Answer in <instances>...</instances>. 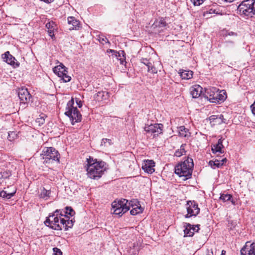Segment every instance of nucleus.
Masks as SVG:
<instances>
[{
  "mask_svg": "<svg viewBox=\"0 0 255 255\" xmlns=\"http://www.w3.org/2000/svg\"><path fill=\"white\" fill-rule=\"evenodd\" d=\"M147 68H148V71L151 72V73H156L157 72V69H156V68L153 66L152 64V63H151V66H147Z\"/></svg>",
  "mask_w": 255,
  "mask_h": 255,
  "instance_id": "38",
  "label": "nucleus"
},
{
  "mask_svg": "<svg viewBox=\"0 0 255 255\" xmlns=\"http://www.w3.org/2000/svg\"><path fill=\"white\" fill-rule=\"evenodd\" d=\"M87 163L85 166L87 176L91 179L98 180L102 177L106 170V163L103 161L94 159L91 156L87 159Z\"/></svg>",
  "mask_w": 255,
  "mask_h": 255,
  "instance_id": "1",
  "label": "nucleus"
},
{
  "mask_svg": "<svg viewBox=\"0 0 255 255\" xmlns=\"http://www.w3.org/2000/svg\"><path fill=\"white\" fill-rule=\"evenodd\" d=\"M53 71L59 77L61 78L63 82L70 81L71 78L67 75V69L63 64L60 63L59 65L55 67L53 69Z\"/></svg>",
  "mask_w": 255,
  "mask_h": 255,
  "instance_id": "8",
  "label": "nucleus"
},
{
  "mask_svg": "<svg viewBox=\"0 0 255 255\" xmlns=\"http://www.w3.org/2000/svg\"><path fill=\"white\" fill-rule=\"evenodd\" d=\"M227 98V95L224 90H222L219 92V89L216 90V93L214 99L212 101V103H219L220 102H223Z\"/></svg>",
  "mask_w": 255,
  "mask_h": 255,
  "instance_id": "20",
  "label": "nucleus"
},
{
  "mask_svg": "<svg viewBox=\"0 0 255 255\" xmlns=\"http://www.w3.org/2000/svg\"><path fill=\"white\" fill-rule=\"evenodd\" d=\"M224 44L225 48L229 50H233L235 47L234 42L232 41H226Z\"/></svg>",
  "mask_w": 255,
  "mask_h": 255,
  "instance_id": "30",
  "label": "nucleus"
},
{
  "mask_svg": "<svg viewBox=\"0 0 255 255\" xmlns=\"http://www.w3.org/2000/svg\"><path fill=\"white\" fill-rule=\"evenodd\" d=\"M53 251L54 252V255H62V252L57 248H53Z\"/></svg>",
  "mask_w": 255,
  "mask_h": 255,
  "instance_id": "44",
  "label": "nucleus"
},
{
  "mask_svg": "<svg viewBox=\"0 0 255 255\" xmlns=\"http://www.w3.org/2000/svg\"><path fill=\"white\" fill-rule=\"evenodd\" d=\"M147 68H148V71L151 72V73H156L157 72V69H156V68L153 66L152 64V63H151V66H147Z\"/></svg>",
  "mask_w": 255,
  "mask_h": 255,
  "instance_id": "39",
  "label": "nucleus"
},
{
  "mask_svg": "<svg viewBox=\"0 0 255 255\" xmlns=\"http://www.w3.org/2000/svg\"><path fill=\"white\" fill-rule=\"evenodd\" d=\"M251 109L252 113L255 115V100L254 103L251 106Z\"/></svg>",
  "mask_w": 255,
  "mask_h": 255,
  "instance_id": "47",
  "label": "nucleus"
},
{
  "mask_svg": "<svg viewBox=\"0 0 255 255\" xmlns=\"http://www.w3.org/2000/svg\"><path fill=\"white\" fill-rule=\"evenodd\" d=\"M216 90L217 88L214 87L205 89L204 90L203 97L212 103V101H213L215 96V93H216Z\"/></svg>",
  "mask_w": 255,
  "mask_h": 255,
  "instance_id": "17",
  "label": "nucleus"
},
{
  "mask_svg": "<svg viewBox=\"0 0 255 255\" xmlns=\"http://www.w3.org/2000/svg\"><path fill=\"white\" fill-rule=\"evenodd\" d=\"M230 200H231V201L233 205H235V204H236L235 201L233 199H232V200L231 199Z\"/></svg>",
  "mask_w": 255,
  "mask_h": 255,
  "instance_id": "52",
  "label": "nucleus"
},
{
  "mask_svg": "<svg viewBox=\"0 0 255 255\" xmlns=\"http://www.w3.org/2000/svg\"><path fill=\"white\" fill-rule=\"evenodd\" d=\"M50 26H51L50 23H47L46 24V27L48 29V30H49V29H50Z\"/></svg>",
  "mask_w": 255,
  "mask_h": 255,
  "instance_id": "51",
  "label": "nucleus"
},
{
  "mask_svg": "<svg viewBox=\"0 0 255 255\" xmlns=\"http://www.w3.org/2000/svg\"><path fill=\"white\" fill-rule=\"evenodd\" d=\"M212 14V13H218L217 11H216V9L211 8L208 11H207L206 14Z\"/></svg>",
  "mask_w": 255,
  "mask_h": 255,
  "instance_id": "46",
  "label": "nucleus"
},
{
  "mask_svg": "<svg viewBox=\"0 0 255 255\" xmlns=\"http://www.w3.org/2000/svg\"><path fill=\"white\" fill-rule=\"evenodd\" d=\"M209 164L211 166L214 165L217 167H220L223 165V161L216 160L214 161H210Z\"/></svg>",
  "mask_w": 255,
  "mask_h": 255,
  "instance_id": "31",
  "label": "nucleus"
},
{
  "mask_svg": "<svg viewBox=\"0 0 255 255\" xmlns=\"http://www.w3.org/2000/svg\"><path fill=\"white\" fill-rule=\"evenodd\" d=\"M50 193L51 192L49 190H47L43 188L41 192L40 197L44 198L45 197H49Z\"/></svg>",
  "mask_w": 255,
  "mask_h": 255,
  "instance_id": "37",
  "label": "nucleus"
},
{
  "mask_svg": "<svg viewBox=\"0 0 255 255\" xmlns=\"http://www.w3.org/2000/svg\"><path fill=\"white\" fill-rule=\"evenodd\" d=\"M221 161H223V163H224V162H226L227 161V159L224 158Z\"/></svg>",
  "mask_w": 255,
  "mask_h": 255,
  "instance_id": "53",
  "label": "nucleus"
},
{
  "mask_svg": "<svg viewBox=\"0 0 255 255\" xmlns=\"http://www.w3.org/2000/svg\"><path fill=\"white\" fill-rule=\"evenodd\" d=\"M209 120L212 126L220 125L225 123V122L224 121V119L222 115H220V116L212 115L209 118Z\"/></svg>",
  "mask_w": 255,
  "mask_h": 255,
  "instance_id": "21",
  "label": "nucleus"
},
{
  "mask_svg": "<svg viewBox=\"0 0 255 255\" xmlns=\"http://www.w3.org/2000/svg\"><path fill=\"white\" fill-rule=\"evenodd\" d=\"M75 220L70 219V217L67 215H64V218H60V224L62 229L63 228L65 231H67L69 228H72L73 226Z\"/></svg>",
  "mask_w": 255,
  "mask_h": 255,
  "instance_id": "14",
  "label": "nucleus"
},
{
  "mask_svg": "<svg viewBox=\"0 0 255 255\" xmlns=\"http://www.w3.org/2000/svg\"><path fill=\"white\" fill-rule=\"evenodd\" d=\"M199 225H197L193 227L189 223H185L184 225L185 229L184 230L185 237H192L194 234V232H198L199 228Z\"/></svg>",
  "mask_w": 255,
  "mask_h": 255,
  "instance_id": "12",
  "label": "nucleus"
},
{
  "mask_svg": "<svg viewBox=\"0 0 255 255\" xmlns=\"http://www.w3.org/2000/svg\"><path fill=\"white\" fill-rule=\"evenodd\" d=\"M255 0H245L238 6V12L241 15L252 17L255 14Z\"/></svg>",
  "mask_w": 255,
  "mask_h": 255,
  "instance_id": "4",
  "label": "nucleus"
},
{
  "mask_svg": "<svg viewBox=\"0 0 255 255\" xmlns=\"http://www.w3.org/2000/svg\"><path fill=\"white\" fill-rule=\"evenodd\" d=\"M178 132L180 136L182 137H186L190 136L189 130L184 126H180L178 128Z\"/></svg>",
  "mask_w": 255,
  "mask_h": 255,
  "instance_id": "26",
  "label": "nucleus"
},
{
  "mask_svg": "<svg viewBox=\"0 0 255 255\" xmlns=\"http://www.w3.org/2000/svg\"><path fill=\"white\" fill-rule=\"evenodd\" d=\"M229 35H236L237 36V33L234 32H230L228 33Z\"/></svg>",
  "mask_w": 255,
  "mask_h": 255,
  "instance_id": "50",
  "label": "nucleus"
},
{
  "mask_svg": "<svg viewBox=\"0 0 255 255\" xmlns=\"http://www.w3.org/2000/svg\"><path fill=\"white\" fill-rule=\"evenodd\" d=\"M2 58L4 61L6 62L8 64L13 66L14 67H17L19 65L18 62H15V58L11 54L9 51L5 52L4 54H2Z\"/></svg>",
  "mask_w": 255,
  "mask_h": 255,
  "instance_id": "15",
  "label": "nucleus"
},
{
  "mask_svg": "<svg viewBox=\"0 0 255 255\" xmlns=\"http://www.w3.org/2000/svg\"><path fill=\"white\" fill-rule=\"evenodd\" d=\"M15 193V191L12 193H7L6 191L2 190L0 192V196L3 198L9 199L13 197Z\"/></svg>",
  "mask_w": 255,
  "mask_h": 255,
  "instance_id": "28",
  "label": "nucleus"
},
{
  "mask_svg": "<svg viewBox=\"0 0 255 255\" xmlns=\"http://www.w3.org/2000/svg\"><path fill=\"white\" fill-rule=\"evenodd\" d=\"M205 0H191L194 5H200Z\"/></svg>",
  "mask_w": 255,
  "mask_h": 255,
  "instance_id": "45",
  "label": "nucleus"
},
{
  "mask_svg": "<svg viewBox=\"0 0 255 255\" xmlns=\"http://www.w3.org/2000/svg\"><path fill=\"white\" fill-rule=\"evenodd\" d=\"M190 92L193 98H197L200 96L203 97V94L204 93L202 87L199 85L191 87L190 89Z\"/></svg>",
  "mask_w": 255,
  "mask_h": 255,
  "instance_id": "16",
  "label": "nucleus"
},
{
  "mask_svg": "<svg viewBox=\"0 0 255 255\" xmlns=\"http://www.w3.org/2000/svg\"><path fill=\"white\" fill-rule=\"evenodd\" d=\"M147 68H148V71L151 72V73H156L157 72V69H156V68L153 66L152 64V63H151V66H147Z\"/></svg>",
  "mask_w": 255,
  "mask_h": 255,
  "instance_id": "41",
  "label": "nucleus"
},
{
  "mask_svg": "<svg viewBox=\"0 0 255 255\" xmlns=\"http://www.w3.org/2000/svg\"><path fill=\"white\" fill-rule=\"evenodd\" d=\"M68 22L69 24H71L72 25V29H78L80 27L79 21L77 20L73 16H70L68 17ZM69 29L71 30V28H70Z\"/></svg>",
  "mask_w": 255,
  "mask_h": 255,
  "instance_id": "24",
  "label": "nucleus"
},
{
  "mask_svg": "<svg viewBox=\"0 0 255 255\" xmlns=\"http://www.w3.org/2000/svg\"><path fill=\"white\" fill-rule=\"evenodd\" d=\"M112 210L113 213L119 217H121L124 213L128 211L130 206H133L128 202V200L125 199L116 200L112 203Z\"/></svg>",
  "mask_w": 255,
  "mask_h": 255,
  "instance_id": "3",
  "label": "nucleus"
},
{
  "mask_svg": "<svg viewBox=\"0 0 255 255\" xmlns=\"http://www.w3.org/2000/svg\"><path fill=\"white\" fill-rule=\"evenodd\" d=\"M63 215L60 210H56L52 215H49L44 222L46 226L55 230H61L62 227L60 224V218Z\"/></svg>",
  "mask_w": 255,
  "mask_h": 255,
  "instance_id": "6",
  "label": "nucleus"
},
{
  "mask_svg": "<svg viewBox=\"0 0 255 255\" xmlns=\"http://www.w3.org/2000/svg\"><path fill=\"white\" fill-rule=\"evenodd\" d=\"M163 127L162 124H155L145 126L144 129L147 133L153 134V137H155L162 133Z\"/></svg>",
  "mask_w": 255,
  "mask_h": 255,
  "instance_id": "10",
  "label": "nucleus"
},
{
  "mask_svg": "<svg viewBox=\"0 0 255 255\" xmlns=\"http://www.w3.org/2000/svg\"><path fill=\"white\" fill-rule=\"evenodd\" d=\"M107 142L109 143V145H111L112 144L111 139H107V138H103L102 140L101 145L102 146H106V143H107Z\"/></svg>",
  "mask_w": 255,
  "mask_h": 255,
  "instance_id": "42",
  "label": "nucleus"
},
{
  "mask_svg": "<svg viewBox=\"0 0 255 255\" xmlns=\"http://www.w3.org/2000/svg\"><path fill=\"white\" fill-rule=\"evenodd\" d=\"M241 255H255V243L246 245L241 250Z\"/></svg>",
  "mask_w": 255,
  "mask_h": 255,
  "instance_id": "18",
  "label": "nucleus"
},
{
  "mask_svg": "<svg viewBox=\"0 0 255 255\" xmlns=\"http://www.w3.org/2000/svg\"><path fill=\"white\" fill-rule=\"evenodd\" d=\"M155 164V162L152 160H145L142 164V169L145 172L148 174H152L155 171L154 168Z\"/></svg>",
  "mask_w": 255,
  "mask_h": 255,
  "instance_id": "13",
  "label": "nucleus"
},
{
  "mask_svg": "<svg viewBox=\"0 0 255 255\" xmlns=\"http://www.w3.org/2000/svg\"><path fill=\"white\" fill-rule=\"evenodd\" d=\"M74 104V99L72 98L67 103L65 112V115L70 118L72 125L80 122L82 120V115L77 108L73 106Z\"/></svg>",
  "mask_w": 255,
  "mask_h": 255,
  "instance_id": "5",
  "label": "nucleus"
},
{
  "mask_svg": "<svg viewBox=\"0 0 255 255\" xmlns=\"http://www.w3.org/2000/svg\"><path fill=\"white\" fill-rule=\"evenodd\" d=\"M232 195L230 194H222L221 195L220 198L221 200H223L224 202H226V201L230 200L232 198Z\"/></svg>",
  "mask_w": 255,
  "mask_h": 255,
  "instance_id": "36",
  "label": "nucleus"
},
{
  "mask_svg": "<svg viewBox=\"0 0 255 255\" xmlns=\"http://www.w3.org/2000/svg\"><path fill=\"white\" fill-rule=\"evenodd\" d=\"M154 25H155V26L163 27L166 26V22L164 18H161L158 21H157L155 22Z\"/></svg>",
  "mask_w": 255,
  "mask_h": 255,
  "instance_id": "32",
  "label": "nucleus"
},
{
  "mask_svg": "<svg viewBox=\"0 0 255 255\" xmlns=\"http://www.w3.org/2000/svg\"><path fill=\"white\" fill-rule=\"evenodd\" d=\"M17 137L16 131H12L8 132L7 139L9 141H12Z\"/></svg>",
  "mask_w": 255,
  "mask_h": 255,
  "instance_id": "33",
  "label": "nucleus"
},
{
  "mask_svg": "<svg viewBox=\"0 0 255 255\" xmlns=\"http://www.w3.org/2000/svg\"><path fill=\"white\" fill-rule=\"evenodd\" d=\"M18 95L20 102L23 104L27 103L30 101L31 98L29 92L25 88H21L18 90Z\"/></svg>",
  "mask_w": 255,
  "mask_h": 255,
  "instance_id": "11",
  "label": "nucleus"
},
{
  "mask_svg": "<svg viewBox=\"0 0 255 255\" xmlns=\"http://www.w3.org/2000/svg\"><path fill=\"white\" fill-rule=\"evenodd\" d=\"M109 97V93L106 91H100L94 95L95 99L98 101L106 100Z\"/></svg>",
  "mask_w": 255,
  "mask_h": 255,
  "instance_id": "23",
  "label": "nucleus"
},
{
  "mask_svg": "<svg viewBox=\"0 0 255 255\" xmlns=\"http://www.w3.org/2000/svg\"><path fill=\"white\" fill-rule=\"evenodd\" d=\"M225 251H222V255H224V254H225Z\"/></svg>",
  "mask_w": 255,
  "mask_h": 255,
  "instance_id": "54",
  "label": "nucleus"
},
{
  "mask_svg": "<svg viewBox=\"0 0 255 255\" xmlns=\"http://www.w3.org/2000/svg\"><path fill=\"white\" fill-rule=\"evenodd\" d=\"M194 167L193 159L189 157L184 161L179 163L175 167V173L183 180L191 178Z\"/></svg>",
  "mask_w": 255,
  "mask_h": 255,
  "instance_id": "2",
  "label": "nucleus"
},
{
  "mask_svg": "<svg viewBox=\"0 0 255 255\" xmlns=\"http://www.w3.org/2000/svg\"><path fill=\"white\" fill-rule=\"evenodd\" d=\"M11 173L9 171H4L3 172H0V179L8 178L10 176H11Z\"/></svg>",
  "mask_w": 255,
  "mask_h": 255,
  "instance_id": "34",
  "label": "nucleus"
},
{
  "mask_svg": "<svg viewBox=\"0 0 255 255\" xmlns=\"http://www.w3.org/2000/svg\"><path fill=\"white\" fill-rule=\"evenodd\" d=\"M76 103L79 108H81L82 106V104L81 101L77 100Z\"/></svg>",
  "mask_w": 255,
  "mask_h": 255,
  "instance_id": "49",
  "label": "nucleus"
},
{
  "mask_svg": "<svg viewBox=\"0 0 255 255\" xmlns=\"http://www.w3.org/2000/svg\"><path fill=\"white\" fill-rule=\"evenodd\" d=\"M43 159L46 163H52L55 161L59 162L60 154L58 151L52 147H47L46 151H43Z\"/></svg>",
  "mask_w": 255,
  "mask_h": 255,
  "instance_id": "7",
  "label": "nucleus"
},
{
  "mask_svg": "<svg viewBox=\"0 0 255 255\" xmlns=\"http://www.w3.org/2000/svg\"><path fill=\"white\" fill-rule=\"evenodd\" d=\"M179 74L182 79L188 80L192 78L193 72L190 70H180Z\"/></svg>",
  "mask_w": 255,
  "mask_h": 255,
  "instance_id": "25",
  "label": "nucleus"
},
{
  "mask_svg": "<svg viewBox=\"0 0 255 255\" xmlns=\"http://www.w3.org/2000/svg\"><path fill=\"white\" fill-rule=\"evenodd\" d=\"M66 211L65 212V215H69L70 216L72 217L75 214V211L71 207H66L65 208Z\"/></svg>",
  "mask_w": 255,
  "mask_h": 255,
  "instance_id": "35",
  "label": "nucleus"
},
{
  "mask_svg": "<svg viewBox=\"0 0 255 255\" xmlns=\"http://www.w3.org/2000/svg\"><path fill=\"white\" fill-rule=\"evenodd\" d=\"M223 141V139L222 138H221L218 140L217 143L211 145V149L213 153H217L218 152L219 153H223L224 152Z\"/></svg>",
  "mask_w": 255,
  "mask_h": 255,
  "instance_id": "19",
  "label": "nucleus"
},
{
  "mask_svg": "<svg viewBox=\"0 0 255 255\" xmlns=\"http://www.w3.org/2000/svg\"><path fill=\"white\" fill-rule=\"evenodd\" d=\"M107 52H111L113 54H115V56L117 57V58L120 61L121 64L124 65L126 63L125 61V57L124 56L125 52L124 51H121L118 52L114 50L108 49L107 50Z\"/></svg>",
  "mask_w": 255,
  "mask_h": 255,
  "instance_id": "22",
  "label": "nucleus"
},
{
  "mask_svg": "<svg viewBox=\"0 0 255 255\" xmlns=\"http://www.w3.org/2000/svg\"><path fill=\"white\" fill-rule=\"evenodd\" d=\"M186 146V144H182L180 146V148L176 150L174 153V155L177 157H180L182 155L185 154L186 151L185 150V147Z\"/></svg>",
  "mask_w": 255,
  "mask_h": 255,
  "instance_id": "27",
  "label": "nucleus"
},
{
  "mask_svg": "<svg viewBox=\"0 0 255 255\" xmlns=\"http://www.w3.org/2000/svg\"><path fill=\"white\" fill-rule=\"evenodd\" d=\"M141 62L144 64L146 66H151V62H149V60L146 59V58H142L141 60Z\"/></svg>",
  "mask_w": 255,
  "mask_h": 255,
  "instance_id": "43",
  "label": "nucleus"
},
{
  "mask_svg": "<svg viewBox=\"0 0 255 255\" xmlns=\"http://www.w3.org/2000/svg\"><path fill=\"white\" fill-rule=\"evenodd\" d=\"M48 32L50 36H51V37H53L54 36V35L53 30H52L51 29H49L48 30Z\"/></svg>",
  "mask_w": 255,
  "mask_h": 255,
  "instance_id": "48",
  "label": "nucleus"
},
{
  "mask_svg": "<svg viewBox=\"0 0 255 255\" xmlns=\"http://www.w3.org/2000/svg\"><path fill=\"white\" fill-rule=\"evenodd\" d=\"M147 68H148V71L151 72V73H156L157 72V69H156V68L153 66L152 64V63H151V66H147Z\"/></svg>",
  "mask_w": 255,
  "mask_h": 255,
  "instance_id": "40",
  "label": "nucleus"
},
{
  "mask_svg": "<svg viewBox=\"0 0 255 255\" xmlns=\"http://www.w3.org/2000/svg\"><path fill=\"white\" fill-rule=\"evenodd\" d=\"M143 209L140 206L138 205L136 207L133 208L130 210V213L132 215H135L141 213L143 212Z\"/></svg>",
  "mask_w": 255,
  "mask_h": 255,
  "instance_id": "29",
  "label": "nucleus"
},
{
  "mask_svg": "<svg viewBox=\"0 0 255 255\" xmlns=\"http://www.w3.org/2000/svg\"><path fill=\"white\" fill-rule=\"evenodd\" d=\"M186 209L187 214L185 215L186 218H188L192 216L196 217L200 213V208L198 207V204L194 201H187Z\"/></svg>",
  "mask_w": 255,
  "mask_h": 255,
  "instance_id": "9",
  "label": "nucleus"
}]
</instances>
